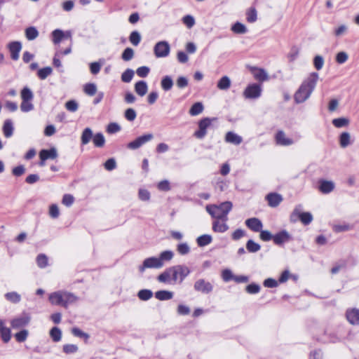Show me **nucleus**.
<instances>
[{"label":"nucleus","instance_id":"79ce46f5","mask_svg":"<svg viewBox=\"0 0 359 359\" xmlns=\"http://www.w3.org/2000/svg\"><path fill=\"white\" fill-rule=\"evenodd\" d=\"M332 124L338 128H343L347 126L349 123V119L347 118L341 117L338 118H334L332 120Z\"/></svg>","mask_w":359,"mask_h":359},{"label":"nucleus","instance_id":"052dcab7","mask_svg":"<svg viewBox=\"0 0 359 359\" xmlns=\"http://www.w3.org/2000/svg\"><path fill=\"white\" fill-rule=\"evenodd\" d=\"M124 116L128 121H133L136 118L137 113L133 109L128 108L125 111Z\"/></svg>","mask_w":359,"mask_h":359},{"label":"nucleus","instance_id":"3c124183","mask_svg":"<svg viewBox=\"0 0 359 359\" xmlns=\"http://www.w3.org/2000/svg\"><path fill=\"white\" fill-rule=\"evenodd\" d=\"M134 71L131 69H127L121 75V80L125 83H129L133 79Z\"/></svg>","mask_w":359,"mask_h":359},{"label":"nucleus","instance_id":"9d476101","mask_svg":"<svg viewBox=\"0 0 359 359\" xmlns=\"http://www.w3.org/2000/svg\"><path fill=\"white\" fill-rule=\"evenodd\" d=\"M262 86L260 84L252 83L245 88L243 95L248 99H257L261 96Z\"/></svg>","mask_w":359,"mask_h":359},{"label":"nucleus","instance_id":"423d86ee","mask_svg":"<svg viewBox=\"0 0 359 359\" xmlns=\"http://www.w3.org/2000/svg\"><path fill=\"white\" fill-rule=\"evenodd\" d=\"M216 118H210L208 117L203 118L198 122V130L195 131L194 135L198 139H203L207 135V129L211 126L212 121Z\"/></svg>","mask_w":359,"mask_h":359},{"label":"nucleus","instance_id":"09e8293b","mask_svg":"<svg viewBox=\"0 0 359 359\" xmlns=\"http://www.w3.org/2000/svg\"><path fill=\"white\" fill-rule=\"evenodd\" d=\"M339 142L341 147H346L350 144V134L347 132L342 133L339 137Z\"/></svg>","mask_w":359,"mask_h":359},{"label":"nucleus","instance_id":"4c0bfd02","mask_svg":"<svg viewBox=\"0 0 359 359\" xmlns=\"http://www.w3.org/2000/svg\"><path fill=\"white\" fill-rule=\"evenodd\" d=\"M20 95L22 100L24 101H32L34 98V94L28 87H25L22 88Z\"/></svg>","mask_w":359,"mask_h":359},{"label":"nucleus","instance_id":"5fc2aeb1","mask_svg":"<svg viewBox=\"0 0 359 359\" xmlns=\"http://www.w3.org/2000/svg\"><path fill=\"white\" fill-rule=\"evenodd\" d=\"M134 56V50L131 48H126L121 55L124 61H129L133 59Z\"/></svg>","mask_w":359,"mask_h":359},{"label":"nucleus","instance_id":"412c9836","mask_svg":"<svg viewBox=\"0 0 359 359\" xmlns=\"http://www.w3.org/2000/svg\"><path fill=\"white\" fill-rule=\"evenodd\" d=\"M225 141L228 143L238 145L243 142V138L236 133L229 131L225 135Z\"/></svg>","mask_w":359,"mask_h":359},{"label":"nucleus","instance_id":"ea45409f","mask_svg":"<svg viewBox=\"0 0 359 359\" xmlns=\"http://www.w3.org/2000/svg\"><path fill=\"white\" fill-rule=\"evenodd\" d=\"M152 296V291L147 289L141 290L137 293L138 298L142 301H147L151 299Z\"/></svg>","mask_w":359,"mask_h":359},{"label":"nucleus","instance_id":"2f4dec72","mask_svg":"<svg viewBox=\"0 0 359 359\" xmlns=\"http://www.w3.org/2000/svg\"><path fill=\"white\" fill-rule=\"evenodd\" d=\"M5 298L8 302L17 304L19 303L21 300V296L16 292H10L5 294Z\"/></svg>","mask_w":359,"mask_h":359},{"label":"nucleus","instance_id":"e433bc0d","mask_svg":"<svg viewBox=\"0 0 359 359\" xmlns=\"http://www.w3.org/2000/svg\"><path fill=\"white\" fill-rule=\"evenodd\" d=\"M0 334L2 340L5 343H8L11 337V330L4 326V325L0 328Z\"/></svg>","mask_w":359,"mask_h":359},{"label":"nucleus","instance_id":"a211bd4d","mask_svg":"<svg viewBox=\"0 0 359 359\" xmlns=\"http://www.w3.org/2000/svg\"><path fill=\"white\" fill-rule=\"evenodd\" d=\"M245 225L255 232H259L262 229V222L255 217L250 218L245 220Z\"/></svg>","mask_w":359,"mask_h":359},{"label":"nucleus","instance_id":"473e14b6","mask_svg":"<svg viewBox=\"0 0 359 359\" xmlns=\"http://www.w3.org/2000/svg\"><path fill=\"white\" fill-rule=\"evenodd\" d=\"M203 105L201 102L194 103L189 109V114L191 116H197L203 112Z\"/></svg>","mask_w":359,"mask_h":359},{"label":"nucleus","instance_id":"2eb2a0df","mask_svg":"<svg viewBox=\"0 0 359 359\" xmlns=\"http://www.w3.org/2000/svg\"><path fill=\"white\" fill-rule=\"evenodd\" d=\"M8 48L11 53V57L13 60L19 59V53L22 49V43L20 41H13L8 44Z\"/></svg>","mask_w":359,"mask_h":359},{"label":"nucleus","instance_id":"393cba45","mask_svg":"<svg viewBox=\"0 0 359 359\" xmlns=\"http://www.w3.org/2000/svg\"><path fill=\"white\" fill-rule=\"evenodd\" d=\"M13 122L11 119H7L4 121L3 126V132L6 137H11L13 133Z\"/></svg>","mask_w":359,"mask_h":359},{"label":"nucleus","instance_id":"7ed1b4c3","mask_svg":"<svg viewBox=\"0 0 359 359\" xmlns=\"http://www.w3.org/2000/svg\"><path fill=\"white\" fill-rule=\"evenodd\" d=\"M48 299L53 305L67 308L69 305L76 302L78 297L72 292L59 290L50 293Z\"/></svg>","mask_w":359,"mask_h":359},{"label":"nucleus","instance_id":"4be33fe9","mask_svg":"<svg viewBox=\"0 0 359 359\" xmlns=\"http://www.w3.org/2000/svg\"><path fill=\"white\" fill-rule=\"evenodd\" d=\"M334 189V184L332 181H320L319 189L323 194H329Z\"/></svg>","mask_w":359,"mask_h":359},{"label":"nucleus","instance_id":"37998d69","mask_svg":"<svg viewBox=\"0 0 359 359\" xmlns=\"http://www.w3.org/2000/svg\"><path fill=\"white\" fill-rule=\"evenodd\" d=\"M129 41L133 46H138L141 41L140 34L137 31L132 32L129 36Z\"/></svg>","mask_w":359,"mask_h":359},{"label":"nucleus","instance_id":"6e6d98bb","mask_svg":"<svg viewBox=\"0 0 359 359\" xmlns=\"http://www.w3.org/2000/svg\"><path fill=\"white\" fill-rule=\"evenodd\" d=\"M28 334L29 332L27 330H22L15 334V338L18 342H24L27 339Z\"/></svg>","mask_w":359,"mask_h":359},{"label":"nucleus","instance_id":"680f3d73","mask_svg":"<svg viewBox=\"0 0 359 359\" xmlns=\"http://www.w3.org/2000/svg\"><path fill=\"white\" fill-rule=\"evenodd\" d=\"M65 107L68 111L75 112L78 110L79 104L75 100H72L65 103Z\"/></svg>","mask_w":359,"mask_h":359},{"label":"nucleus","instance_id":"f3484780","mask_svg":"<svg viewBox=\"0 0 359 359\" xmlns=\"http://www.w3.org/2000/svg\"><path fill=\"white\" fill-rule=\"evenodd\" d=\"M283 197L277 193H269L266 196V200L270 207H277L283 201Z\"/></svg>","mask_w":359,"mask_h":359},{"label":"nucleus","instance_id":"4d7b16f0","mask_svg":"<svg viewBox=\"0 0 359 359\" xmlns=\"http://www.w3.org/2000/svg\"><path fill=\"white\" fill-rule=\"evenodd\" d=\"M78 349V346L75 344H65L62 347V350L66 354L75 353Z\"/></svg>","mask_w":359,"mask_h":359},{"label":"nucleus","instance_id":"1a4fd4ad","mask_svg":"<svg viewBox=\"0 0 359 359\" xmlns=\"http://www.w3.org/2000/svg\"><path fill=\"white\" fill-rule=\"evenodd\" d=\"M153 137L154 135L151 133H148L140 136L133 141L129 142L127 144V148L131 150L137 149L147 142L151 141L153 139Z\"/></svg>","mask_w":359,"mask_h":359},{"label":"nucleus","instance_id":"e2e57ef3","mask_svg":"<svg viewBox=\"0 0 359 359\" xmlns=\"http://www.w3.org/2000/svg\"><path fill=\"white\" fill-rule=\"evenodd\" d=\"M34 109V105L32 103V101H24L22 100L20 104V109L23 112H28L32 111Z\"/></svg>","mask_w":359,"mask_h":359},{"label":"nucleus","instance_id":"a18cd8bd","mask_svg":"<svg viewBox=\"0 0 359 359\" xmlns=\"http://www.w3.org/2000/svg\"><path fill=\"white\" fill-rule=\"evenodd\" d=\"M83 91L90 96L94 95L97 92V86L95 83H89L84 86Z\"/></svg>","mask_w":359,"mask_h":359},{"label":"nucleus","instance_id":"603ef678","mask_svg":"<svg viewBox=\"0 0 359 359\" xmlns=\"http://www.w3.org/2000/svg\"><path fill=\"white\" fill-rule=\"evenodd\" d=\"M36 263L39 267L45 268L48 266V257L44 254H40L36 257Z\"/></svg>","mask_w":359,"mask_h":359},{"label":"nucleus","instance_id":"6ab92c4d","mask_svg":"<svg viewBox=\"0 0 359 359\" xmlns=\"http://www.w3.org/2000/svg\"><path fill=\"white\" fill-rule=\"evenodd\" d=\"M39 157L42 161H45L47 159H55L57 157V149L54 147L50 149H42L39 152Z\"/></svg>","mask_w":359,"mask_h":359},{"label":"nucleus","instance_id":"ddd939ff","mask_svg":"<svg viewBox=\"0 0 359 359\" xmlns=\"http://www.w3.org/2000/svg\"><path fill=\"white\" fill-rule=\"evenodd\" d=\"M292 240V236L286 231L282 230L276 234L273 235V243L277 245H282L285 243H287Z\"/></svg>","mask_w":359,"mask_h":359},{"label":"nucleus","instance_id":"13d9d810","mask_svg":"<svg viewBox=\"0 0 359 359\" xmlns=\"http://www.w3.org/2000/svg\"><path fill=\"white\" fill-rule=\"evenodd\" d=\"M72 333L75 336L81 338H83L86 341H87L90 336L88 334L83 332L78 327H74L72 330Z\"/></svg>","mask_w":359,"mask_h":359},{"label":"nucleus","instance_id":"39448f33","mask_svg":"<svg viewBox=\"0 0 359 359\" xmlns=\"http://www.w3.org/2000/svg\"><path fill=\"white\" fill-rule=\"evenodd\" d=\"M301 221L304 225H309L313 221V215L309 212H302V205H297L290 216V221L296 223Z\"/></svg>","mask_w":359,"mask_h":359},{"label":"nucleus","instance_id":"49530a36","mask_svg":"<svg viewBox=\"0 0 359 359\" xmlns=\"http://www.w3.org/2000/svg\"><path fill=\"white\" fill-rule=\"evenodd\" d=\"M53 69L50 67H43L38 71V76L42 79H46L48 76L52 74Z\"/></svg>","mask_w":359,"mask_h":359},{"label":"nucleus","instance_id":"a878e982","mask_svg":"<svg viewBox=\"0 0 359 359\" xmlns=\"http://www.w3.org/2000/svg\"><path fill=\"white\" fill-rule=\"evenodd\" d=\"M173 292L168 290H159L155 292V297L160 301L171 299Z\"/></svg>","mask_w":359,"mask_h":359},{"label":"nucleus","instance_id":"bb28decb","mask_svg":"<svg viewBox=\"0 0 359 359\" xmlns=\"http://www.w3.org/2000/svg\"><path fill=\"white\" fill-rule=\"evenodd\" d=\"M93 137L92 130L90 128H85L83 130L81 137V144L83 145L88 144Z\"/></svg>","mask_w":359,"mask_h":359},{"label":"nucleus","instance_id":"7c9ffc66","mask_svg":"<svg viewBox=\"0 0 359 359\" xmlns=\"http://www.w3.org/2000/svg\"><path fill=\"white\" fill-rule=\"evenodd\" d=\"M212 241V238L209 234H203L197 238V244L200 247H204L210 244Z\"/></svg>","mask_w":359,"mask_h":359},{"label":"nucleus","instance_id":"774afa93","mask_svg":"<svg viewBox=\"0 0 359 359\" xmlns=\"http://www.w3.org/2000/svg\"><path fill=\"white\" fill-rule=\"evenodd\" d=\"M182 22L188 28H191L195 25L194 18L190 15L183 17Z\"/></svg>","mask_w":359,"mask_h":359},{"label":"nucleus","instance_id":"6e6552de","mask_svg":"<svg viewBox=\"0 0 359 359\" xmlns=\"http://www.w3.org/2000/svg\"><path fill=\"white\" fill-rule=\"evenodd\" d=\"M163 267V264L156 257H151L145 259L142 265L138 266V271L143 273L147 269H160Z\"/></svg>","mask_w":359,"mask_h":359},{"label":"nucleus","instance_id":"a19ab883","mask_svg":"<svg viewBox=\"0 0 359 359\" xmlns=\"http://www.w3.org/2000/svg\"><path fill=\"white\" fill-rule=\"evenodd\" d=\"M246 248L249 252L255 253L260 250L261 246L259 244L255 243L254 241L249 240L246 243Z\"/></svg>","mask_w":359,"mask_h":359},{"label":"nucleus","instance_id":"5701e85b","mask_svg":"<svg viewBox=\"0 0 359 359\" xmlns=\"http://www.w3.org/2000/svg\"><path fill=\"white\" fill-rule=\"evenodd\" d=\"M148 90V86L144 81H139L135 84V90L137 95L142 97Z\"/></svg>","mask_w":359,"mask_h":359},{"label":"nucleus","instance_id":"58836bf2","mask_svg":"<svg viewBox=\"0 0 359 359\" xmlns=\"http://www.w3.org/2000/svg\"><path fill=\"white\" fill-rule=\"evenodd\" d=\"M173 256L174 254L171 250H165L160 254L158 259L161 261L163 266L164 262L170 261L172 259Z\"/></svg>","mask_w":359,"mask_h":359},{"label":"nucleus","instance_id":"bf43d9fd","mask_svg":"<svg viewBox=\"0 0 359 359\" xmlns=\"http://www.w3.org/2000/svg\"><path fill=\"white\" fill-rule=\"evenodd\" d=\"M245 290L249 294H257L260 291V286L257 283H251L246 286Z\"/></svg>","mask_w":359,"mask_h":359},{"label":"nucleus","instance_id":"4468645a","mask_svg":"<svg viewBox=\"0 0 359 359\" xmlns=\"http://www.w3.org/2000/svg\"><path fill=\"white\" fill-rule=\"evenodd\" d=\"M346 318L350 324L359 325V309L356 308L348 309L346 311Z\"/></svg>","mask_w":359,"mask_h":359},{"label":"nucleus","instance_id":"aec40b11","mask_svg":"<svg viewBox=\"0 0 359 359\" xmlns=\"http://www.w3.org/2000/svg\"><path fill=\"white\" fill-rule=\"evenodd\" d=\"M276 141L278 144L282 146H289L294 143L293 140L286 137L285 133L279 130L276 135Z\"/></svg>","mask_w":359,"mask_h":359},{"label":"nucleus","instance_id":"0e129e2a","mask_svg":"<svg viewBox=\"0 0 359 359\" xmlns=\"http://www.w3.org/2000/svg\"><path fill=\"white\" fill-rule=\"evenodd\" d=\"M49 215L53 219H56L60 215L58 206L56 204H52L49 208Z\"/></svg>","mask_w":359,"mask_h":359},{"label":"nucleus","instance_id":"69168bd1","mask_svg":"<svg viewBox=\"0 0 359 359\" xmlns=\"http://www.w3.org/2000/svg\"><path fill=\"white\" fill-rule=\"evenodd\" d=\"M324 65V59L320 55H316L313 59V65L317 70H320Z\"/></svg>","mask_w":359,"mask_h":359},{"label":"nucleus","instance_id":"cd10ccee","mask_svg":"<svg viewBox=\"0 0 359 359\" xmlns=\"http://www.w3.org/2000/svg\"><path fill=\"white\" fill-rule=\"evenodd\" d=\"M231 31L235 34H243L248 32V29L245 25L241 22H236L231 28Z\"/></svg>","mask_w":359,"mask_h":359},{"label":"nucleus","instance_id":"72a5a7b5","mask_svg":"<svg viewBox=\"0 0 359 359\" xmlns=\"http://www.w3.org/2000/svg\"><path fill=\"white\" fill-rule=\"evenodd\" d=\"M26 38L29 40H34L39 36V32L34 27H29L25 29Z\"/></svg>","mask_w":359,"mask_h":359},{"label":"nucleus","instance_id":"338daca9","mask_svg":"<svg viewBox=\"0 0 359 359\" xmlns=\"http://www.w3.org/2000/svg\"><path fill=\"white\" fill-rule=\"evenodd\" d=\"M158 190L162 191H168L170 190V182L167 180L159 182L157 184Z\"/></svg>","mask_w":359,"mask_h":359},{"label":"nucleus","instance_id":"b1692460","mask_svg":"<svg viewBox=\"0 0 359 359\" xmlns=\"http://www.w3.org/2000/svg\"><path fill=\"white\" fill-rule=\"evenodd\" d=\"M229 229V226L226 222H220L218 219L215 220L212 223V230L215 232L224 233Z\"/></svg>","mask_w":359,"mask_h":359},{"label":"nucleus","instance_id":"8fccbe9b","mask_svg":"<svg viewBox=\"0 0 359 359\" xmlns=\"http://www.w3.org/2000/svg\"><path fill=\"white\" fill-rule=\"evenodd\" d=\"M352 229L353 226L348 224H336L333 226V231L336 233L347 231L351 230Z\"/></svg>","mask_w":359,"mask_h":359},{"label":"nucleus","instance_id":"c85d7f7f","mask_svg":"<svg viewBox=\"0 0 359 359\" xmlns=\"http://www.w3.org/2000/svg\"><path fill=\"white\" fill-rule=\"evenodd\" d=\"M231 86V80L227 76H222L217 83V88L219 90H226Z\"/></svg>","mask_w":359,"mask_h":359},{"label":"nucleus","instance_id":"0eeeda50","mask_svg":"<svg viewBox=\"0 0 359 359\" xmlns=\"http://www.w3.org/2000/svg\"><path fill=\"white\" fill-rule=\"evenodd\" d=\"M170 46L168 41H161L157 42L154 47V53L158 58L165 57L169 55Z\"/></svg>","mask_w":359,"mask_h":359},{"label":"nucleus","instance_id":"f257e3e1","mask_svg":"<svg viewBox=\"0 0 359 359\" xmlns=\"http://www.w3.org/2000/svg\"><path fill=\"white\" fill-rule=\"evenodd\" d=\"M190 269L184 264H177L167 268L158 275L157 280L160 283L170 285L182 284L190 274Z\"/></svg>","mask_w":359,"mask_h":359},{"label":"nucleus","instance_id":"dca6fc26","mask_svg":"<svg viewBox=\"0 0 359 359\" xmlns=\"http://www.w3.org/2000/svg\"><path fill=\"white\" fill-rule=\"evenodd\" d=\"M250 71L255 79L258 81L263 82L269 79V75L264 69L254 67L251 68Z\"/></svg>","mask_w":359,"mask_h":359},{"label":"nucleus","instance_id":"9b49d317","mask_svg":"<svg viewBox=\"0 0 359 359\" xmlns=\"http://www.w3.org/2000/svg\"><path fill=\"white\" fill-rule=\"evenodd\" d=\"M30 320L31 316L29 313H22L20 316L13 318L11 322V325L13 329H20L27 325Z\"/></svg>","mask_w":359,"mask_h":359},{"label":"nucleus","instance_id":"864d4df0","mask_svg":"<svg viewBox=\"0 0 359 359\" xmlns=\"http://www.w3.org/2000/svg\"><path fill=\"white\" fill-rule=\"evenodd\" d=\"M177 250L179 254L182 255H187L190 252V248L186 243H180L177 245Z\"/></svg>","mask_w":359,"mask_h":359},{"label":"nucleus","instance_id":"c03bdc74","mask_svg":"<svg viewBox=\"0 0 359 359\" xmlns=\"http://www.w3.org/2000/svg\"><path fill=\"white\" fill-rule=\"evenodd\" d=\"M52 36H53V42L55 44H58L62 41V39L65 37V34H64L63 31L57 29H55L52 32Z\"/></svg>","mask_w":359,"mask_h":359},{"label":"nucleus","instance_id":"de8ad7c7","mask_svg":"<svg viewBox=\"0 0 359 359\" xmlns=\"http://www.w3.org/2000/svg\"><path fill=\"white\" fill-rule=\"evenodd\" d=\"M247 20L248 22H255L257 19V13L255 8H250L246 13Z\"/></svg>","mask_w":359,"mask_h":359},{"label":"nucleus","instance_id":"f8f14e48","mask_svg":"<svg viewBox=\"0 0 359 359\" xmlns=\"http://www.w3.org/2000/svg\"><path fill=\"white\" fill-rule=\"evenodd\" d=\"M194 290L204 294H208L213 290L212 285L204 279H199L196 280L194 285Z\"/></svg>","mask_w":359,"mask_h":359},{"label":"nucleus","instance_id":"20e7f679","mask_svg":"<svg viewBox=\"0 0 359 359\" xmlns=\"http://www.w3.org/2000/svg\"><path fill=\"white\" fill-rule=\"evenodd\" d=\"M233 207L232 203L225 201L219 205H208L205 208L207 212L213 217L221 219L223 222L228 220L227 215L231 210Z\"/></svg>","mask_w":359,"mask_h":359},{"label":"nucleus","instance_id":"f03ea898","mask_svg":"<svg viewBox=\"0 0 359 359\" xmlns=\"http://www.w3.org/2000/svg\"><path fill=\"white\" fill-rule=\"evenodd\" d=\"M318 78L319 76L318 73L312 72L304 80L294 95V99L296 103H303L309 99L316 88Z\"/></svg>","mask_w":359,"mask_h":359},{"label":"nucleus","instance_id":"c756f323","mask_svg":"<svg viewBox=\"0 0 359 359\" xmlns=\"http://www.w3.org/2000/svg\"><path fill=\"white\" fill-rule=\"evenodd\" d=\"M161 88L165 91L170 90L173 86V81L170 76H165L161 81Z\"/></svg>","mask_w":359,"mask_h":359},{"label":"nucleus","instance_id":"f704fd0d","mask_svg":"<svg viewBox=\"0 0 359 359\" xmlns=\"http://www.w3.org/2000/svg\"><path fill=\"white\" fill-rule=\"evenodd\" d=\"M93 142L95 147H102L105 143V139L102 133H96L93 137Z\"/></svg>","mask_w":359,"mask_h":359},{"label":"nucleus","instance_id":"c9c22d12","mask_svg":"<svg viewBox=\"0 0 359 359\" xmlns=\"http://www.w3.org/2000/svg\"><path fill=\"white\" fill-rule=\"evenodd\" d=\"M50 336L53 341H60L62 338V331L59 327H53L50 331Z\"/></svg>","mask_w":359,"mask_h":359}]
</instances>
